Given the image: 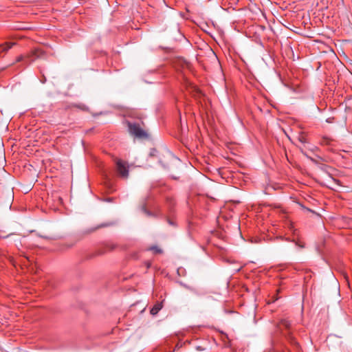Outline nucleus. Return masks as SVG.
I'll use <instances>...</instances> for the list:
<instances>
[{"label": "nucleus", "instance_id": "nucleus-1", "mask_svg": "<svg viewBox=\"0 0 352 352\" xmlns=\"http://www.w3.org/2000/svg\"><path fill=\"white\" fill-rule=\"evenodd\" d=\"M45 57L46 54L43 50L40 48H35L26 55L19 56L16 59V62L19 63L25 60L29 65L36 59L45 58Z\"/></svg>", "mask_w": 352, "mask_h": 352}, {"label": "nucleus", "instance_id": "nucleus-2", "mask_svg": "<svg viewBox=\"0 0 352 352\" xmlns=\"http://www.w3.org/2000/svg\"><path fill=\"white\" fill-rule=\"evenodd\" d=\"M114 161L118 175L122 179H127L129 173L128 163L118 158H116Z\"/></svg>", "mask_w": 352, "mask_h": 352}, {"label": "nucleus", "instance_id": "nucleus-3", "mask_svg": "<svg viewBox=\"0 0 352 352\" xmlns=\"http://www.w3.org/2000/svg\"><path fill=\"white\" fill-rule=\"evenodd\" d=\"M127 126L131 135L138 138L147 137V133L141 128L140 124L127 122Z\"/></svg>", "mask_w": 352, "mask_h": 352}, {"label": "nucleus", "instance_id": "nucleus-4", "mask_svg": "<svg viewBox=\"0 0 352 352\" xmlns=\"http://www.w3.org/2000/svg\"><path fill=\"white\" fill-rule=\"evenodd\" d=\"M163 307V301L157 302L153 307L151 309L150 313L153 316H155Z\"/></svg>", "mask_w": 352, "mask_h": 352}, {"label": "nucleus", "instance_id": "nucleus-5", "mask_svg": "<svg viewBox=\"0 0 352 352\" xmlns=\"http://www.w3.org/2000/svg\"><path fill=\"white\" fill-rule=\"evenodd\" d=\"M287 340L288 342L296 349H298V343L296 340V339L292 336L290 332H289L287 334L285 335Z\"/></svg>", "mask_w": 352, "mask_h": 352}, {"label": "nucleus", "instance_id": "nucleus-6", "mask_svg": "<svg viewBox=\"0 0 352 352\" xmlns=\"http://www.w3.org/2000/svg\"><path fill=\"white\" fill-rule=\"evenodd\" d=\"M291 327V323L289 320L286 319H283L280 320L279 324V328L282 330L283 329H285L289 330Z\"/></svg>", "mask_w": 352, "mask_h": 352}, {"label": "nucleus", "instance_id": "nucleus-7", "mask_svg": "<svg viewBox=\"0 0 352 352\" xmlns=\"http://www.w3.org/2000/svg\"><path fill=\"white\" fill-rule=\"evenodd\" d=\"M16 43H5L0 45V52H7L8 50L12 47Z\"/></svg>", "mask_w": 352, "mask_h": 352}, {"label": "nucleus", "instance_id": "nucleus-8", "mask_svg": "<svg viewBox=\"0 0 352 352\" xmlns=\"http://www.w3.org/2000/svg\"><path fill=\"white\" fill-rule=\"evenodd\" d=\"M166 203L168 209L172 210L175 204V199L172 197H167L166 199Z\"/></svg>", "mask_w": 352, "mask_h": 352}, {"label": "nucleus", "instance_id": "nucleus-9", "mask_svg": "<svg viewBox=\"0 0 352 352\" xmlns=\"http://www.w3.org/2000/svg\"><path fill=\"white\" fill-rule=\"evenodd\" d=\"M287 241L294 242L296 244V245L298 246L300 248H304L305 246V243L300 241V240H295V239L289 240V239H287Z\"/></svg>", "mask_w": 352, "mask_h": 352}, {"label": "nucleus", "instance_id": "nucleus-10", "mask_svg": "<svg viewBox=\"0 0 352 352\" xmlns=\"http://www.w3.org/2000/svg\"><path fill=\"white\" fill-rule=\"evenodd\" d=\"M149 250H153L155 254H160L162 252V250L157 246H152Z\"/></svg>", "mask_w": 352, "mask_h": 352}, {"label": "nucleus", "instance_id": "nucleus-11", "mask_svg": "<svg viewBox=\"0 0 352 352\" xmlns=\"http://www.w3.org/2000/svg\"><path fill=\"white\" fill-rule=\"evenodd\" d=\"M113 225V223H102L100 226H98L96 228H95L94 229L92 230V231H94L96 230V229H98V228H103V227H108V226H111Z\"/></svg>", "mask_w": 352, "mask_h": 352}, {"label": "nucleus", "instance_id": "nucleus-12", "mask_svg": "<svg viewBox=\"0 0 352 352\" xmlns=\"http://www.w3.org/2000/svg\"><path fill=\"white\" fill-rule=\"evenodd\" d=\"M298 140L300 142H302L303 144L307 142V139H306L305 136H304L302 135L299 136Z\"/></svg>", "mask_w": 352, "mask_h": 352}, {"label": "nucleus", "instance_id": "nucleus-13", "mask_svg": "<svg viewBox=\"0 0 352 352\" xmlns=\"http://www.w3.org/2000/svg\"><path fill=\"white\" fill-rule=\"evenodd\" d=\"M168 223H169L170 225H171V226H175L176 225V224L175 223V222H174V221H172V220H170V219H168Z\"/></svg>", "mask_w": 352, "mask_h": 352}, {"label": "nucleus", "instance_id": "nucleus-14", "mask_svg": "<svg viewBox=\"0 0 352 352\" xmlns=\"http://www.w3.org/2000/svg\"><path fill=\"white\" fill-rule=\"evenodd\" d=\"M144 211L147 215H151V213L149 211H148L146 208H144Z\"/></svg>", "mask_w": 352, "mask_h": 352}, {"label": "nucleus", "instance_id": "nucleus-15", "mask_svg": "<svg viewBox=\"0 0 352 352\" xmlns=\"http://www.w3.org/2000/svg\"><path fill=\"white\" fill-rule=\"evenodd\" d=\"M42 83H45L46 82V78L45 76H43V78L41 80Z\"/></svg>", "mask_w": 352, "mask_h": 352}, {"label": "nucleus", "instance_id": "nucleus-16", "mask_svg": "<svg viewBox=\"0 0 352 352\" xmlns=\"http://www.w3.org/2000/svg\"><path fill=\"white\" fill-rule=\"evenodd\" d=\"M77 107L82 110L85 109V105H78Z\"/></svg>", "mask_w": 352, "mask_h": 352}, {"label": "nucleus", "instance_id": "nucleus-17", "mask_svg": "<svg viewBox=\"0 0 352 352\" xmlns=\"http://www.w3.org/2000/svg\"><path fill=\"white\" fill-rule=\"evenodd\" d=\"M151 267V263L149 262L146 263V267L149 268Z\"/></svg>", "mask_w": 352, "mask_h": 352}]
</instances>
